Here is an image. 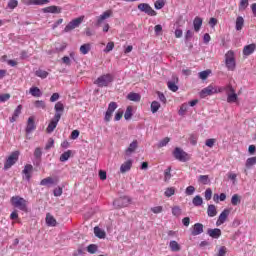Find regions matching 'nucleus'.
<instances>
[{
    "label": "nucleus",
    "instance_id": "9d476101",
    "mask_svg": "<svg viewBox=\"0 0 256 256\" xmlns=\"http://www.w3.org/2000/svg\"><path fill=\"white\" fill-rule=\"evenodd\" d=\"M215 93H217V87L209 85L208 87L202 89V91L200 92V97H209V95H215Z\"/></svg>",
    "mask_w": 256,
    "mask_h": 256
},
{
    "label": "nucleus",
    "instance_id": "603ef678",
    "mask_svg": "<svg viewBox=\"0 0 256 256\" xmlns=\"http://www.w3.org/2000/svg\"><path fill=\"white\" fill-rule=\"evenodd\" d=\"M224 92L226 93V95H230L231 93L235 92V88H233L231 84H227L226 86H224Z\"/></svg>",
    "mask_w": 256,
    "mask_h": 256
},
{
    "label": "nucleus",
    "instance_id": "f3484780",
    "mask_svg": "<svg viewBox=\"0 0 256 256\" xmlns=\"http://www.w3.org/2000/svg\"><path fill=\"white\" fill-rule=\"evenodd\" d=\"M50 0H23L24 5H48Z\"/></svg>",
    "mask_w": 256,
    "mask_h": 256
},
{
    "label": "nucleus",
    "instance_id": "aec40b11",
    "mask_svg": "<svg viewBox=\"0 0 256 256\" xmlns=\"http://www.w3.org/2000/svg\"><path fill=\"white\" fill-rule=\"evenodd\" d=\"M55 109V115L54 117L59 116V119H61V115H63V112L65 111V106L61 102H57L54 106Z\"/></svg>",
    "mask_w": 256,
    "mask_h": 256
},
{
    "label": "nucleus",
    "instance_id": "338daca9",
    "mask_svg": "<svg viewBox=\"0 0 256 256\" xmlns=\"http://www.w3.org/2000/svg\"><path fill=\"white\" fill-rule=\"evenodd\" d=\"M227 254V247L221 246L218 252V256H225Z\"/></svg>",
    "mask_w": 256,
    "mask_h": 256
},
{
    "label": "nucleus",
    "instance_id": "c85d7f7f",
    "mask_svg": "<svg viewBox=\"0 0 256 256\" xmlns=\"http://www.w3.org/2000/svg\"><path fill=\"white\" fill-rule=\"evenodd\" d=\"M46 223L49 227H55L57 225V220L51 214L46 215Z\"/></svg>",
    "mask_w": 256,
    "mask_h": 256
},
{
    "label": "nucleus",
    "instance_id": "c756f323",
    "mask_svg": "<svg viewBox=\"0 0 256 256\" xmlns=\"http://www.w3.org/2000/svg\"><path fill=\"white\" fill-rule=\"evenodd\" d=\"M238 100L239 96L237 93H235V91L227 95V103H237Z\"/></svg>",
    "mask_w": 256,
    "mask_h": 256
},
{
    "label": "nucleus",
    "instance_id": "79ce46f5",
    "mask_svg": "<svg viewBox=\"0 0 256 256\" xmlns=\"http://www.w3.org/2000/svg\"><path fill=\"white\" fill-rule=\"evenodd\" d=\"M209 75H211V70H204L202 72H199L198 77L199 79H202V81H205V79H207Z\"/></svg>",
    "mask_w": 256,
    "mask_h": 256
},
{
    "label": "nucleus",
    "instance_id": "e433bc0d",
    "mask_svg": "<svg viewBox=\"0 0 256 256\" xmlns=\"http://www.w3.org/2000/svg\"><path fill=\"white\" fill-rule=\"evenodd\" d=\"M183 213V210L180 206H174L172 207V215L174 217H181V214Z\"/></svg>",
    "mask_w": 256,
    "mask_h": 256
},
{
    "label": "nucleus",
    "instance_id": "f257e3e1",
    "mask_svg": "<svg viewBox=\"0 0 256 256\" xmlns=\"http://www.w3.org/2000/svg\"><path fill=\"white\" fill-rule=\"evenodd\" d=\"M113 81H115L113 74H103L94 81V85H97V87H109Z\"/></svg>",
    "mask_w": 256,
    "mask_h": 256
},
{
    "label": "nucleus",
    "instance_id": "f03ea898",
    "mask_svg": "<svg viewBox=\"0 0 256 256\" xmlns=\"http://www.w3.org/2000/svg\"><path fill=\"white\" fill-rule=\"evenodd\" d=\"M10 201L13 207L19 209L20 211H23L24 213H27V205L29 202L25 200V198L20 196H13Z\"/></svg>",
    "mask_w": 256,
    "mask_h": 256
},
{
    "label": "nucleus",
    "instance_id": "6ab92c4d",
    "mask_svg": "<svg viewBox=\"0 0 256 256\" xmlns=\"http://www.w3.org/2000/svg\"><path fill=\"white\" fill-rule=\"evenodd\" d=\"M256 45L255 44H250L246 45L243 48V55L244 57H249V55H253L255 53Z\"/></svg>",
    "mask_w": 256,
    "mask_h": 256
},
{
    "label": "nucleus",
    "instance_id": "13d9d810",
    "mask_svg": "<svg viewBox=\"0 0 256 256\" xmlns=\"http://www.w3.org/2000/svg\"><path fill=\"white\" fill-rule=\"evenodd\" d=\"M170 141L171 139L169 137H166L159 142L158 147H167Z\"/></svg>",
    "mask_w": 256,
    "mask_h": 256
},
{
    "label": "nucleus",
    "instance_id": "dca6fc26",
    "mask_svg": "<svg viewBox=\"0 0 256 256\" xmlns=\"http://www.w3.org/2000/svg\"><path fill=\"white\" fill-rule=\"evenodd\" d=\"M35 129H37V126H35V119L33 117H29L27 121V126H26L27 135L33 133Z\"/></svg>",
    "mask_w": 256,
    "mask_h": 256
},
{
    "label": "nucleus",
    "instance_id": "ea45409f",
    "mask_svg": "<svg viewBox=\"0 0 256 256\" xmlns=\"http://www.w3.org/2000/svg\"><path fill=\"white\" fill-rule=\"evenodd\" d=\"M131 117H133V108L131 106H128L125 111L124 118L126 119V121H129Z\"/></svg>",
    "mask_w": 256,
    "mask_h": 256
},
{
    "label": "nucleus",
    "instance_id": "e2e57ef3",
    "mask_svg": "<svg viewBox=\"0 0 256 256\" xmlns=\"http://www.w3.org/2000/svg\"><path fill=\"white\" fill-rule=\"evenodd\" d=\"M11 99L10 94H1L0 95V103H5L6 101H9Z\"/></svg>",
    "mask_w": 256,
    "mask_h": 256
},
{
    "label": "nucleus",
    "instance_id": "0eeeda50",
    "mask_svg": "<svg viewBox=\"0 0 256 256\" xmlns=\"http://www.w3.org/2000/svg\"><path fill=\"white\" fill-rule=\"evenodd\" d=\"M130 203H131V198L127 196H123L114 200L113 205L116 209H121L123 207H128Z\"/></svg>",
    "mask_w": 256,
    "mask_h": 256
},
{
    "label": "nucleus",
    "instance_id": "49530a36",
    "mask_svg": "<svg viewBox=\"0 0 256 256\" xmlns=\"http://www.w3.org/2000/svg\"><path fill=\"white\" fill-rule=\"evenodd\" d=\"M231 203L234 206L239 205V203H241V196H239L238 194H234L231 198Z\"/></svg>",
    "mask_w": 256,
    "mask_h": 256
},
{
    "label": "nucleus",
    "instance_id": "7c9ffc66",
    "mask_svg": "<svg viewBox=\"0 0 256 256\" xmlns=\"http://www.w3.org/2000/svg\"><path fill=\"white\" fill-rule=\"evenodd\" d=\"M208 217H215L217 215V207L215 205L210 204L207 209Z\"/></svg>",
    "mask_w": 256,
    "mask_h": 256
},
{
    "label": "nucleus",
    "instance_id": "680f3d73",
    "mask_svg": "<svg viewBox=\"0 0 256 256\" xmlns=\"http://www.w3.org/2000/svg\"><path fill=\"white\" fill-rule=\"evenodd\" d=\"M19 5V1L17 0H10L8 2V9H15Z\"/></svg>",
    "mask_w": 256,
    "mask_h": 256
},
{
    "label": "nucleus",
    "instance_id": "f704fd0d",
    "mask_svg": "<svg viewBox=\"0 0 256 256\" xmlns=\"http://www.w3.org/2000/svg\"><path fill=\"white\" fill-rule=\"evenodd\" d=\"M192 203H193L194 207H201V205H203V198L199 195H196L193 198Z\"/></svg>",
    "mask_w": 256,
    "mask_h": 256
},
{
    "label": "nucleus",
    "instance_id": "4468645a",
    "mask_svg": "<svg viewBox=\"0 0 256 256\" xmlns=\"http://www.w3.org/2000/svg\"><path fill=\"white\" fill-rule=\"evenodd\" d=\"M177 83H179V78L177 76H172V80L168 81V89L170 91H173V93L179 91V86H177Z\"/></svg>",
    "mask_w": 256,
    "mask_h": 256
},
{
    "label": "nucleus",
    "instance_id": "7ed1b4c3",
    "mask_svg": "<svg viewBox=\"0 0 256 256\" xmlns=\"http://www.w3.org/2000/svg\"><path fill=\"white\" fill-rule=\"evenodd\" d=\"M225 65L228 71H233L237 67V62L235 61V52L229 50L225 54Z\"/></svg>",
    "mask_w": 256,
    "mask_h": 256
},
{
    "label": "nucleus",
    "instance_id": "864d4df0",
    "mask_svg": "<svg viewBox=\"0 0 256 256\" xmlns=\"http://www.w3.org/2000/svg\"><path fill=\"white\" fill-rule=\"evenodd\" d=\"M171 167H168L165 171H164V181H170L171 180Z\"/></svg>",
    "mask_w": 256,
    "mask_h": 256
},
{
    "label": "nucleus",
    "instance_id": "a878e982",
    "mask_svg": "<svg viewBox=\"0 0 256 256\" xmlns=\"http://www.w3.org/2000/svg\"><path fill=\"white\" fill-rule=\"evenodd\" d=\"M43 13H61V8L59 6H48L42 9Z\"/></svg>",
    "mask_w": 256,
    "mask_h": 256
},
{
    "label": "nucleus",
    "instance_id": "37998d69",
    "mask_svg": "<svg viewBox=\"0 0 256 256\" xmlns=\"http://www.w3.org/2000/svg\"><path fill=\"white\" fill-rule=\"evenodd\" d=\"M159 109H161V104L157 101H153L151 103V112L157 113V111H159Z\"/></svg>",
    "mask_w": 256,
    "mask_h": 256
},
{
    "label": "nucleus",
    "instance_id": "1a4fd4ad",
    "mask_svg": "<svg viewBox=\"0 0 256 256\" xmlns=\"http://www.w3.org/2000/svg\"><path fill=\"white\" fill-rule=\"evenodd\" d=\"M59 121H61V118H59V114L53 117V119L48 124V127L46 128L47 133H53L55 129H57V125L59 124Z\"/></svg>",
    "mask_w": 256,
    "mask_h": 256
},
{
    "label": "nucleus",
    "instance_id": "b1692460",
    "mask_svg": "<svg viewBox=\"0 0 256 256\" xmlns=\"http://www.w3.org/2000/svg\"><path fill=\"white\" fill-rule=\"evenodd\" d=\"M22 109H23L22 105L17 106V108L14 110L12 117L10 118V123H15V121H17V119L19 118V115H21Z\"/></svg>",
    "mask_w": 256,
    "mask_h": 256
},
{
    "label": "nucleus",
    "instance_id": "cd10ccee",
    "mask_svg": "<svg viewBox=\"0 0 256 256\" xmlns=\"http://www.w3.org/2000/svg\"><path fill=\"white\" fill-rule=\"evenodd\" d=\"M30 95H32V97H42L43 92H41V89H39V87H31L29 90Z\"/></svg>",
    "mask_w": 256,
    "mask_h": 256
},
{
    "label": "nucleus",
    "instance_id": "9b49d317",
    "mask_svg": "<svg viewBox=\"0 0 256 256\" xmlns=\"http://www.w3.org/2000/svg\"><path fill=\"white\" fill-rule=\"evenodd\" d=\"M201 233H203V224H201V223H195L190 228V235L192 237H197V235H201Z\"/></svg>",
    "mask_w": 256,
    "mask_h": 256
},
{
    "label": "nucleus",
    "instance_id": "0e129e2a",
    "mask_svg": "<svg viewBox=\"0 0 256 256\" xmlns=\"http://www.w3.org/2000/svg\"><path fill=\"white\" fill-rule=\"evenodd\" d=\"M152 213L159 214L163 213V206H155L151 208Z\"/></svg>",
    "mask_w": 256,
    "mask_h": 256
},
{
    "label": "nucleus",
    "instance_id": "c03bdc74",
    "mask_svg": "<svg viewBox=\"0 0 256 256\" xmlns=\"http://www.w3.org/2000/svg\"><path fill=\"white\" fill-rule=\"evenodd\" d=\"M34 157L35 159H37L38 161H41V157H43V150L40 147H37L34 150Z\"/></svg>",
    "mask_w": 256,
    "mask_h": 256
},
{
    "label": "nucleus",
    "instance_id": "473e14b6",
    "mask_svg": "<svg viewBox=\"0 0 256 256\" xmlns=\"http://www.w3.org/2000/svg\"><path fill=\"white\" fill-rule=\"evenodd\" d=\"M55 183V180H53L52 177H47L41 180L40 185L42 187H47V185H53Z\"/></svg>",
    "mask_w": 256,
    "mask_h": 256
},
{
    "label": "nucleus",
    "instance_id": "20e7f679",
    "mask_svg": "<svg viewBox=\"0 0 256 256\" xmlns=\"http://www.w3.org/2000/svg\"><path fill=\"white\" fill-rule=\"evenodd\" d=\"M84 19H85V16H80L76 19H73L65 26L64 32L69 33V31H73V29H77V27H79V25L83 23Z\"/></svg>",
    "mask_w": 256,
    "mask_h": 256
},
{
    "label": "nucleus",
    "instance_id": "a211bd4d",
    "mask_svg": "<svg viewBox=\"0 0 256 256\" xmlns=\"http://www.w3.org/2000/svg\"><path fill=\"white\" fill-rule=\"evenodd\" d=\"M133 167V160L129 159L120 166V173H127Z\"/></svg>",
    "mask_w": 256,
    "mask_h": 256
},
{
    "label": "nucleus",
    "instance_id": "4d7b16f0",
    "mask_svg": "<svg viewBox=\"0 0 256 256\" xmlns=\"http://www.w3.org/2000/svg\"><path fill=\"white\" fill-rule=\"evenodd\" d=\"M154 7L155 9H163V7H165V0H157L154 3Z\"/></svg>",
    "mask_w": 256,
    "mask_h": 256
},
{
    "label": "nucleus",
    "instance_id": "774afa93",
    "mask_svg": "<svg viewBox=\"0 0 256 256\" xmlns=\"http://www.w3.org/2000/svg\"><path fill=\"white\" fill-rule=\"evenodd\" d=\"M186 195H193L195 193V188L193 186H188L185 190Z\"/></svg>",
    "mask_w": 256,
    "mask_h": 256
},
{
    "label": "nucleus",
    "instance_id": "5fc2aeb1",
    "mask_svg": "<svg viewBox=\"0 0 256 256\" xmlns=\"http://www.w3.org/2000/svg\"><path fill=\"white\" fill-rule=\"evenodd\" d=\"M115 49V43L114 42H108L106 45V48L104 49V53H111V50Z\"/></svg>",
    "mask_w": 256,
    "mask_h": 256
},
{
    "label": "nucleus",
    "instance_id": "ddd939ff",
    "mask_svg": "<svg viewBox=\"0 0 256 256\" xmlns=\"http://www.w3.org/2000/svg\"><path fill=\"white\" fill-rule=\"evenodd\" d=\"M137 147H139V143L137 140H134L130 143L128 148L125 150L126 157H131L135 151H137Z\"/></svg>",
    "mask_w": 256,
    "mask_h": 256
},
{
    "label": "nucleus",
    "instance_id": "052dcab7",
    "mask_svg": "<svg viewBox=\"0 0 256 256\" xmlns=\"http://www.w3.org/2000/svg\"><path fill=\"white\" fill-rule=\"evenodd\" d=\"M211 197H213V190H211V188H208L205 191V199H206V201H211Z\"/></svg>",
    "mask_w": 256,
    "mask_h": 256
},
{
    "label": "nucleus",
    "instance_id": "6e6552de",
    "mask_svg": "<svg viewBox=\"0 0 256 256\" xmlns=\"http://www.w3.org/2000/svg\"><path fill=\"white\" fill-rule=\"evenodd\" d=\"M139 11L142 13H146V15H149L150 17L157 16V12L149 5L148 3H140L138 5Z\"/></svg>",
    "mask_w": 256,
    "mask_h": 256
},
{
    "label": "nucleus",
    "instance_id": "5701e85b",
    "mask_svg": "<svg viewBox=\"0 0 256 256\" xmlns=\"http://www.w3.org/2000/svg\"><path fill=\"white\" fill-rule=\"evenodd\" d=\"M193 25H194V31H196V33H199L203 25V19H201V17L199 16H196L193 20Z\"/></svg>",
    "mask_w": 256,
    "mask_h": 256
},
{
    "label": "nucleus",
    "instance_id": "8fccbe9b",
    "mask_svg": "<svg viewBox=\"0 0 256 256\" xmlns=\"http://www.w3.org/2000/svg\"><path fill=\"white\" fill-rule=\"evenodd\" d=\"M165 197H173L175 195V187H169L164 192Z\"/></svg>",
    "mask_w": 256,
    "mask_h": 256
},
{
    "label": "nucleus",
    "instance_id": "6e6d98bb",
    "mask_svg": "<svg viewBox=\"0 0 256 256\" xmlns=\"http://www.w3.org/2000/svg\"><path fill=\"white\" fill-rule=\"evenodd\" d=\"M97 249H98V247H97V245H95V244H90V245L87 247L88 253H91L92 255L95 254V253H97Z\"/></svg>",
    "mask_w": 256,
    "mask_h": 256
},
{
    "label": "nucleus",
    "instance_id": "423d86ee",
    "mask_svg": "<svg viewBox=\"0 0 256 256\" xmlns=\"http://www.w3.org/2000/svg\"><path fill=\"white\" fill-rule=\"evenodd\" d=\"M173 156L177 161H181L182 163H185V161H188L189 154L187 152H184L183 149L176 147L173 151Z\"/></svg>",
    "mask_w": 256,
    "mask_h": 256
},
{
    "label": "nucleus",
    "instance_id": "2f4dec72",
    "mask_svg": "<svg viewBox=\"0 0 256 256\" xmlns=\"http://www.w3.org/2000/svg\"><path fill=\"white\" fill-rule=\"evenodd\" d=\"M94 235H96L98 239H105V231L99 228V226L94 227Z\"/></svg>",
    "mask_w": 256,
    "mask_h": 256
},
{
    "label": "nucleus",
    "instance_id": "69168bd1",
    "mask_svg": "<svg viewBox=\"0 0 256 256\" xmlns=\"http://www.w3.org/2000/svg\"><path fill=\"white\" fill-rule=\"evenodd\" d=\"M215 141L216 140L213 138L207 139L205 142L206 147H209L210 149L213 148V146L215 145Z\"/></svg>",
    "mask_w": 256,
    "mask_h": 256
},
{
    "label": "nucleus",
    "instance_id": "3c124183",
    "mask_svg": "<svg viewBox=\"0 0 256 256\" xmlns=\"http://www.w3.org/2000/svg\"><path fill=\"white\" fill-rule=\"evenodd\" d=\"M253 165H256V157H250L246 160V167L249 169L250 167H253Z\"/></svg>",
    "mask_w": 256,
    "mask_h": 256
},
{
    "label": "nucleus",
    "instance_id": "bb28decb",
    "mask_svg": "<svg viewBox=\"0 0 256 256\" xmlns=\"http://www.w3.org/2000/svg\"><path fill=\"white\" fill-rule=\"evenodd\" d=\"M244 25H245V19L242 16H238L236 18V25H235L236 31H241Z\"/></svg>",
    "mask_w": 256,
    "mask_h": 256
},
{
    "label": "nucleus",
    "instance_id": "09e8293b",
    "mask_svg": "<svg viewBox=\"0 0 256 256\" xmlns=\"http://www.w3.org/2000/svg\"><path fill=\"white\" fill-rule=\"evenodd\" d=\"M34 107H36V109H45V107H46L45 101H43V100H36L34 102Z\"/></svg>",
    "mask_w": 256,
    "mask_h": 256
},
{
    "label": "nucleus",
    "instance_id": "39448f33",
    "mask_svg": "<svg viewBox=\"0 0 256 256\" xmlns=\"http://www.w3.org/2000/svg\"><path fill=\"white\" fill-rule=\"evenodd\" d=\"M17 161H19V151L13 152L7 158V160H6L5 164H4L5 171H7V169H11V167H13V165H15V163H17Z\"/></svg>",
    "mask_w": 256,
    "mask_h": 256
},
{
    "label": "nucleus",
    "instance_id": "bf43d9fd",
    "mask_svg": "<svg viewBox=\"0 0 256 256\" xmlns=\"http://www.w3.org/2000/svg\"><path fill=\"white\" fill-rule=\"evenodd\" d=\"M115 109H117V103L116 102H110L109 105H108L107 111L109 113H114Z\"/></svg>",
    "mask_w": 256,
    "mask_h": 256
},
{
    "label": "nucleus",
    "instance_id": "4be33fe9",
    "mask_svg": "<svg viewBox=\"0 0 256 256\" xmlns=\"http://www.w3.org/2000/svg\"><path fill=\"white\" fill-rule=\"evenodd\" d=\"M31 171H33V165L27 164L24 167V170L22 171V173L25 175L24 179H26V181H30L31 180Z\"/></svg>",
    "mask_w": 256,
    "mask_h": 256
},
{
    "label": "nucleus",
    "instance_id": "412c9836",
    "mask_svg": "<svg viewBox=\"0 0 256 256\" xmlns=\"http://www.w3.org/2000/svg\"><path fill=\"white\" fill-rule=\"evenodd\" d=\"M207 234L209 235V237H212V239H219V237H221V229H208Z\"/></svg>",
    "mask_w": 256,
    "mask_h": 256
},
{
    "label": "nucleus",
    "instance_id": "2eb2a0df",
    "mask_svg": "<svg viewBox=\"0 0 256 256\" xmlns=\"http://www.w3.org/2000/svg\"><path fill=\"white\" fill-rule=\"evenodd\" d=\"M113 16V10H106L100 16H98L96 25H101L105 19H109V17Z\"/></svg>",
    "mask_w": 256,
    "mask_h": 256
},
{
    "label": "nucleus",
    "instance_id": "c9c22d12",
    "mask_svg": "<svg viewBox=\"0 0 256 256\" xmlns=\"http://www.w3.org/2000/svg\"><path fill=\"white\" fill-rule=\"evenodd\" d=\"M35 75L36 77H40V79H47L49 72L39 69L35 72Z\"/></svg>",
    "mask_w": 256,
    "mask_h": 256
},
{
    "label": "nucleus",
    "instance_id": "393cba45",
    "mask_svg": "<svg viewBox=\"0 0 256 256\" xmlns=\"http://www.w3.org/2000/svg\"><path fill=\"white\" fill-rule=\"evenodd\" d=\"M128 101H134L135 103H139L141 101V94L131 92L127 95Z\"/></svg>",
    "mask_w": 256,
    "mask_h": 256
},
{
    "label": "nucleus",
    "instance_id": "a19ab883",
    "mask_svg": "<svg viewBox=\"0 0 256 256\" xmlns=\"http://www.w3.org/2000/svg\"><path fill=\"white\" fill-rule=\"evenodd\" d=\"M187 111H189V104L184 103L181 105L179 111H178V115H185V113H187Z\"/></svg>",
    "mask_w": 256,
    "mask_h": 256
},
{
    "label": "nucleus",
    "instance_id": "f8f14e48",
    "mask_svg": "<svg viewBox=\"0 0 256 256\" xmlns=\"http://www.w3.org/2000/svg\"><path fill=\"white\" fill-rule=\"evenodd\" d=\"M231 213V211L229 209H224L221 214L218 217V220L216 222L217 227L223 225V223H225V221H227V217H229V214Z\"/></svg>",
    "mask_w": 256,
    "mask_h": 256
},
{
    "label": "nucleus",
    "instance_id": "a18cd8bd",
    "mask_svg": "<svg viewBox=\"0 0 256 256\" xmlns=\"http://www.w3.org/2000/svg\"><path fill=\"white\" fill-rule=\"evenodd\" d=\"M169 247L172 251H180L181 250L179 243H177V241H175V240L170 241Z\"/></svg>",
    "mask_w": 256,
    "mask_h": 256
},
{
    "label": "nucleus",
    "instance_id": "de8ad7c7",
    "mask_svg": "<svg viewBox=\"0 0 256 256\" xmlns=\"http://www.w3.org/2000/svg\"><path fill=\"white\" fill-rule=\"evenodd\" d=\"M249 7V0H240L239 11H245Z\"/></svg>",
    "mask_w": 256,
    "mask_h": 256
},
{
    "label": "nucleus",
    "instance_id": "58836bf2",
    "mask_svg": "<svg viewBox=\"0 0 256 256\" xmlns=\"http://www.w3.org/2000/svg\"><path fill=\"white\" fill-rule=\"evenodd\" d=\"M69 157H71V150L62 153L60 156V161L65 163V161H69Z\"/></svg>",
    "mask_w": 256,
    "mask_h": 256
},
{
    "label": "nucleus",
    "instance_id": "4c0bfd02",
    "mask_svg": "<svg viewBox=\"0 0 256 256\" xmlns=\"http://www.w3.org/2000/svg\"><path fill=\"white\" fill-rule=\"evenodd\" d=\"M198 182L202 183V185H209V175H200L198 177Z\"/></svg>",
    "mask_w": 256,
    "mask_h": 256
},
{
    "label": "nucleus",
    "instance_id": "72a5a7b5",
    "mask_svg": "<svg viewBox=\"0 0 256 256\" xmlns=\"http://www.w3.org/2000/svg\"><path fill=\"white\" fill-rule=\"evenodd\" d=\"M89 51H91V44L86 43L80 46V53H82V55H87Z\"/></svg>",
    "mask_w": 256,
    "mask_h": 256
}]
</instances>
